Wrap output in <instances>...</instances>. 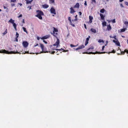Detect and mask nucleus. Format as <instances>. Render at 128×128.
<instances>
[{
  "instance_id": "obj_8",
  "label": "nucleus",
  "mask_w": 128,
  "mask_h": 128,
  "mask_svg": "<svg viewBox=\"0 0 128 128\" xmlns=\"http://www.w3.org/2000/svg\"><path fill=\"white\" fill-rule=\"evenodd\" d=\"M89 21L88 22V24L91 23L92 22V20L93 19V17L92 16H89Z\"/></svg>"
},
{
  "instance_id": "obj_60",
  "label": "nucleus",
  "mask_w": 128,
  "mask_h": 128,
  "mask_svg": "<svg viewBox=\"0 0 128 128\" xmlns=\"http://www.w3.org/2000/svg\"><path fill=\"white\" fill-rule=\"evenodd\" d=\"M40 37H39V36H37V39L38 40H39L40 39Z\"/></svg>"
},
{
  "instance_id": "obj_3",
  "label": "nucleus",
  "mask_w": 128,
  "mask_h": 128,
  "mask_svg": "<svg viewBox=\"0 0 128 128\" xmlns=\"http://www.w3.org/2000/svg\"><path fill=\"white\" fill-rule=\"evenodd\" d=\"M106 53V52H84L83 53V54H104Z\"/></svg>"
},
{
  "instance_id": "obj_7",
  "label": "nucleus",
  "mask_w": 128,
  "mask_h": 128,
  "mask_svg": "<svg viewBox=\"0 0 128 128\" xmlns=\"http://www.w3.org/2000/svg\"><path fill=\"white\" fill-rule=\"evenodd\" d=\"M50 10L52 14H56V12L55 10L53 8H51L50 9Z\"/></svg>"
},
{
  "instance_id": "obj_35",
  "label": "nucleus",
  "mask_w": 128,
  "mask_h": 128,
  "mask_svg": "<svg viewBox=\"0 0 128 128\" xmlns=\"http://www.w3.org/2000/svg\"><path fill=\"white\" fill-rule=\"evenodd\" d=\"M92 4H93V2H94L95 4L96 3V1L95 0H92Z\"/></svg>"
},
{
  "instance_id": "obj_39",
  "label": "nucleus",
  "mask_w": 128,
  "mask_h": 128,
  "mask_svg": "<svg viewBox=\"0 0 128 128\" xmlns=\"http://www.w3.org/2000/svg\"><path fill=\"white\" fill-rule=\"evenodd\" d=\"M124 24L126 25L128 24V22L125 21L124 22Z\"/></svg>"
},
{
  "instance_id": "obj_62",
  "label": "nucleus",
  "mask_w": 128,
  "mask_h": 128,
  "mask_svg": "<svg viewBox=\"0 0 128 128\" xmlns=\"http://www.w3.org/2000/svg\"><path fill=\"white\" fill-rule=\"evenodd\" d=\"M56 50H59V51H60L61 50V49H56Z\"/></svg>"
},
{
  "instance_id": "obj_23",
  "label": "nucleus",
  "mask_w": 128,
  "mask_h": 128,
  "mask_svg": "<svg viewBox=\"0 0 128 128\" xmlns=\"http://www.w3.org/2000/svg\"><path fill=\"white\" fill-rule=\"evenodd\" d=\"M116 44L118 46H120V42L118 41H117L116 42Z\"/></svg>"
},
{
  "instance_id": "obj_24",
  "label": "nucleus",
  "mask_w": 128,
  "mask_h": 128,
  "mask_svg": "<svg viewBox=\"0 0 128 128\" xmlns=\"http://www.w3.org/2000/svg\"><path fill=\"white\" fill-rule=\"evenodd\" d=\"M105 11V10L104 8H103L100 10V12L102 13H104V12Z\"/></svg>"
},
{
  "instance_id": "obj_45",
  "label": "nucleus",
  "mask_w": 128,
  "mask_h": 128,
  "mask_svg": "<svg viewBox=\"0 0 128 128\" xmlns=\"http://www.w3.org/2000/svg\"><path fill=\"white\" fill-rule=\"evenodd\" d=\"M16 1V0H11L10 2H14Z\"/></svg>"
},
{
  "instance_id": "obj_6",
  "label": "nucleus",
  "mask_w": 128,
  "mask_h": 128,
  "mask_svg": "<svg viewBox=\"0 0 128 128\" xmlns=\"http://www.w3.org/2000/svg\"><path fill=\"white\" fill-rule=\"evenodd\" d=\"M59 40L58 38H57V40L56 42L53 45V46H56V48H57L58 46V45L59 44Z\"/></svg>"
},
{
  "instance_id": "obj_32",
  "label": "nucleus",
  "mask_w": 128,
  "mask_h": 128,
  "mask_svg": "<svg viewBox=\"0 0 128 128\" xmlns=\"http://www.w3.org/2000/svg\"><path fill=\"white\" fill-rule=\"evenodd\" d=\"M50 2L52 3H54V0H49Z\"/></svg>"
},
{
  "instance_id": "obj_13",
  "label": "nucleus",
  "mask_w": 128,
  "mask_h": 128,
  "mask_svg": "<svg viewBox=\"0 0 128 128\" xmlns=\"http://www.w3.org/2000/svg\"><path fill=\"white\" fill-rule=\"evenodd\" d=\"M93 33H96V30L94 28H92L90 30Z\"/></svg>"
},
{
  "instance_id": "obj_50",
  "label": "nucleus",
  "mask_w": 128,
  "mask_h": 128,
  "mask_svg": "<svg viewBox=\"0 0 128 128\" xmlns=\"http://www.w3.org/2000/svg\"><path fill=\"white\" fill-rule=\"evenodd\" d=\"M22 14H20L18 16V18H19L20 17H22Z\"/></svg>"
},
{
  "instance_id": "obj_61",
  "label": "nucleus",
  "mask_w": 128,
  "mask_h": 128,
  "mask_svg": "<svg viewBox=\"0 0 128 128\" xmlns=\"http://www.w3.org/2000/svg\"><path fill=\"white\" fill-rule=\"evenodd\" d=\"M63 52H67L68 51V50H63Z\"/></svg>"
},
{
  "instance_id": "obj_16",
  "label": "nucleus",
  "mask_w": 128,
  "mask_h": 128,
  "mask_svg": "<svg viewBox=\"0 0 128 128\" xmlns=\"http://www.w3.org/2000/svg\"><path fill=\"white\" fill-rule=\"evenodd\" d=\"M107 29L108 30H110L111 29V27L110 24L107 26Z\"/></svg>"
},
{
  "instance_id": "obj_14",
  "label": "nucleus",
  "mask_w": 128,
  "mask_h": 128,
  "mask_svg": "<svg viewBox=\"0 0 128 128\" xmlns=\"http://www.w3.org/2000/svg\"><path fill=\"white\" fill-rule=\"evenodd\" d=\"M41 16H42L36 15V16L39 19L42 20V18Z\"/></svg>"
},
{
  "instance_id": "obj_53",
  "label": "nucleus",
  "mask_w": 128,
  "mask_h": 128,
  "mask_svg": "<svg viewBox=\"0 0 128 128\" xmlns=\"http://www.w3.org/2000/svg\"><path fill=\"white\" fill-rule=\"evenodd\" d=\"M84 27L86 29H87V28H86V25L85 24H84Z\"/></svg>"
},
{
  "instance_id": "obj_21",
  "label": "nucleus",
  "mask_w": 128,
  "mask_h": 128,
  "mask_svg": "<svg viewBox=\"0 0 128 128\" xmlns=\"http://www.w3.org/2000/svg\"><path fill=\"white\" fill-rule=\"evenodd\" d=\"M80 49H82L83 48H84V46L83 45H82L81 46H80L78 47Z\"/></svg>"
},
{
  "instance_id": "obj_2",
  "label": "nucleus",
  "mask_w": 128,
  "mask_h": 128,
  "mask_svg": "<svg viewBox=\"0 0 128 128\" xmlns=\"http://www.w3.org/2000/svg\"><path fill=\"white\" fill-rule=\"evenodd\" d=\"M40 47L42 49V52H41L40 53H46V52H50L47 51H46V48H44V46L42 44H40Z\"/></svg>"
},
{
  "instance_id": "obj_46",
  "label": "nucleus",
  "mask_w": 128,
  "mask_h": 128,
  "mask_svg": "<svg viewBox=\"0 0 128 128\" xmlns=\"http://www.w3.org/2000/svg\"><path fill=\"white\" fill-rule=\"evenodd\" d=\"M13 26L14 27L15 26H16V25L15 23H14L13 24Z\"/></svg>"
},
{
  "instance_id": "obj_27",
  "label": "nucleus",
  "mask_w": 128,
  "mask_h": 128,
  "mask_svg": "<svg viewBox=\"0 0 128 128\" xmlns=\"http://www.w3.org/2000/svg\"><path fill=\"white\" fill-rule=\"evenodd\" d=\"M54 28V32H58V30L56 28H55L54 27H53Z\"/></svg>"
},
{
  "instance_id": "obj_56",
  "label": "nucleus",
  "mask_w": 128,
  "mask_h": 128,
  "mask_svg": "<svg viewBox=\"0 0 128 128\" xmlns=\"http://www.w3.org/2000/svg\"><path fill=\"white\" fill-rule=\"evenodd\" d=\"M31 7L32 6H28V8H29V10H30V9H31Z\"/></svg>"
},
{
  "instance_id": "obj_15",
  "label": "nucleus",
  "mask_w": 128,
  "mask_h": 128,
  "mask_svg": "<svg viewBox=\"0 0 128 128\" xmlns=\"http://www.w3.org/2000/svg\"><path fill=\"white\" fill-rule=\"evenodd\" d=\"M119 50L120 49V52H121V54H120V53H117V54L118 55H119L120 54H124L125 53V52L124 51H121V50L119 48Z\"/></svg>"
},
{
  "instance_id": "obj_30",
  "label": "nucleus",
  "mask_w": 128,
  "mask_h": 128,
  "mask_svg": "<svg viewBox=\"0 0 128 128\" xmlns=\"http://www.w3.org/2000/svg\"><path fill=\"white\" fill-rule=\"evenodd\" d=\"M77 15H76V16H75V18L74 20V21H76L77 20Z\"/></svg>"
},
{
  "instance_id": "obj_9",
  "label": "nucleus",
  "mask_w": 128,
  "mask_h": 128,
  "mask_svg": "<svg viewBox=\"0 0 128 128\" xmlns=\"http://www.w3.org/2000/svg\"><path fill=\"white\" fill-rule=\"evenodd\" d=\"M100 15L101 17V19L102 20H104V16L102 14H100Z\"/></svg>"
},
{
  "instance_id": "obj_31",
  "label": "nucleus",
  "mask_w": 128,
  "mask_h": 128,
  "mask_svg": "<svg viewBox=\"0 0 128 128\" xmlns=\"http://www.w3.org/2000/svg\"><path fill=\"white\" fill-rule=\"evenodd\" d=\"M70 22V24L71 25H72V26L74 27L75 26V25L74 24H72V23L71 21V22Z\"/></svg>"
},
{
  "instance_id": "obj_12",
  "label": "nucleus",
  "mask_w": 128,
  "mask_h": 128,
  "mask_svg": "<svg viewBox=\"0 0 128 128\" xmlns=\"http://www.w3.org/2000/svg\"><path fill=\"white\" fill-rule=\"evenodd\" d=\"M80 6L79 4L78 3H76V4L75 5L74 7V8H78Z\"/></svg>"
},
{
  "instance_id": "obj_48",
  "label": "nucleus",
  "mask_w": 128,
  "mask_h": 128,
  "mask_svg": "<svg viewBox=\"0 0 128 128\" xmlns=\"http://www.w3.org/2000/svg\"><path fill=\"white\" fill-rule=\"evenodd\" d=\"M125 4L126 5L128 6V2H125Z\"/></svg>"
},
{
  "instance_id": "obj_51",
  "label": "nucleus",
  "mask_w": 128,
  "mask_h": 128,
  "mask_svg": "<svg viewBox=\"0 0 128 128\" xmlns=\"http://www.w3.org/2000/svg\"><path fill=\"white\" fill-rule=\"evenodd\" d=\"M18 38H16V37L15 38V41L16 42H18Z\"/></svg>"
},
{
  "instance_id": "obj_57",
  "label": "nucleus",
  "mask_w": 128,
  "mask_h": 128,
  "mask_svg": "<svg viewBox=\"0 0 128 128\" xmlns=\"http://www.w3.org/2000/svg\"><path fill=\"white\" fill-rule=\"evenodd\" d=\"M120 6H121V7H122V8L124 7V6H123L122 4H120Z\"/></svg>"
},
{
  "instance_id": "obj_58",
  "label": "nucleus",
  "mask_w": 128,
  "mask_h": 128,
  "mask_svg": "<svg viewBox=\"0 0 128 128\" xmlns=\"http://www.w3.org/2000/svg\"><path fill=\"white\" fill-rule=\"evenodd\" d=\"M79 13L80 15H81L82 14V13L81 12H79Z\"/></svg>"
},
{
  "instance_id": "obj_37",
  "label": "nucleus",
  "mask_w": 128,
  "mask_h": 128,
  "mask_svg": "<svg viewBox=\"0 0 128 128\" xmlns=\"http://www.w3.org/2000/svg\"><path fill=\"white\" fill-rule=\"evenodd\" d=\"M4 9H7V10H8V11H7V12L9 10H8V9L7 8H6V6H4Z\"/></svg>"
},
{
  "instance_id": "obj_59",
  "label": "nucleus",
  "mask_w": 128,
  "mask_h": 128,
  "mask_svg": "<svg viewBox=\"0 0 128 128\" xmlns=\"http://www.w3.org/2000/svg\"><path fill=\"white\" fill-rule=\"evenodd\" d=\"M116 40V41L115 40H113V42H114V43H116V41H117V40Z\"/></svg>"
},
{
  "instance_id": "obj_38",
  "label": "nucleus",
  "mask_w": 128,
  "mask_h": 128,
  "mask_svg": "<svg viewBox=\"0 0 128 128\" xmlns=\"http://www.w3.org/2000/svg\"><path fill=\"white\" fill-rule=\"evenodd\" d=\"M124 52H127V54H128V50H127V49H125L124 50Z\"/></svg>"
},
{
  "instance_id": "obj_52",
  "label": "nucleus",
  "mask_w": 128,
  "mask_h": 128,
  "mask_svg": "<svg viewBox=\"0 0 128 128\" xmlns=\"http://www.w3.org/2000/svg\"><path fill=\"white\" fill-rule=\"evenodd\" d=\"M84 5L85 6H87V4H86V1H85V2H84Z\"/></svg>"
},
{
  "instance_id": "obj_49",
  "label": "nucleus",
  "mask_w": 128,
  "mask_h": 128,
  "mask_svg": "<svg viewBox=\"0 0 128 128\" xmlns=\"http://www.w3.org/2000/svg\"><path fill=\"white\" fill-rule=\"evenodd\" d=\"M43 42H44L45 44H47V42H46V41L45 40H43Z\"/></svg>"
},
{
  "instance_id": "obj_20",
  "label": "nucleus",
  "mask_w": 128,
  "mask_h": 128,
  "mask_svg": "<svg viewBox=\"0 0 128 128\" xmlns=\"http://www.w3.org/2000/svg\"><path fill=\"white\" fill-rule=\"evenodd\" d=\"M110 38H114L116 40H117V41H118V40L116 38V36H110Z\"/></svg>"
},
{
  "instance_id": "obj_40",
  "label": "nucleus",
  "mask_w": 128,
  "mask_h": 128,
  "mask_svg": "<svg viewBox=\"0 0 128 128\" xmlns=\"http://www.w3.org/2000/svg\"><path fill=\"white\" fill-rule=\"evenodd\" d=\"M88 43V42L86 41L85 43V45L86 46Z\"/></svg>"
},
{
  "instance_id": "obj_64",
  "label": "nucleus",
  "mask_w": 128,
  "mask_h": 128,
  "mask_svg": "<svg viewBox=\"0 0 128 128\" xmlns=\"http://www.w3.org/2000/svg\"><path fill=\"white\" fill-rule=\"evenodd\" d=\"M18 4H19L20 6H22V4L21 3H18Z\"/></svg>"
},
{
  "instance_id": "obj_18",
  "label": "nucleus",
  "mask_w": 128,
  "mask_h": 128,
  "mask_svg": "<svg viewBox=\"0 0 128 128\" xmlns=\"http://www.w3.org/2000/svg\"><path fill=\"white\" fill-rule=\"evenodd\" d=\"M49 37V35H46L43 37V38L44 39H46L48 38Z\"/></svg>"
},
{
  "instance_id": "obj_55",
  "label": "nucleus",
  "mask_w": 128,
  "mask_h": 128,
  "mask_svg": "<svg viewBox=\"0 0 128 128\" xmlns=\"http://www.w3.org/2000/svg\"><path fill=\"white\" fill-rule=\"evenodd\" d=\"M89 38H86V41L88 42V40H89Z\"/></svg>"
},
{
  "instance_id": "obj_34",
  "label": "nucleus",
  "mask_w": 128,
  "mask_h": 128,
  "mask_svg": "<svg viewBox=\"0 0 128 128\" xmlns=\"http://www.w3.org/2000/svg\"><path fill=\"white\" fill-rule=\"evenodd\" d=\"M70 46L72 48L73 47H76L77 46H74L72 44H70Z\"/></svg>"
},
{
  "instance_id": "obj_10",
  "label": "nucleus",
  "mask_w": 128,
  "mask_h": 128,
  "mask_svg": "<svg viewBox=\"0 0 128 128\" xmlns=\"http://www.w3.org/2000/svg\"><path fill=\"white\" fill-rule=\"evenodd\" d=\"M49 6L48 5L46 4H44L42 5V7L44 8H48Z\"/></svg>"
},
{
  "instance_id": "obj_33",
  "label": "nucleus",
  "mask_w": 128,
  "mask_h": 128,
  "mask_svg": "<svg viewBox=\"0 0 128 128\" xmlns=\"http://www.w3.org/2000/svg\"><path fill=\"white\" fill-rule=\"evenodd\" d=\"M94 47L93 46H92L90 48L88 49L87 50H90V49H94Z\"/></svg>"
},
{
  "instance_id": "obj_26",
  "label": "nucleus",
  "mask_w": 128,
  "mask_h": 128,
  "mask_svg": "<svg viewBox=\"0 0 128 128\" xmlns=\"http://www.w3.org/2000/svg\"><path fill=\"white\" fill-rule=\"evenodd\" d=\"M126 28H124L121 29V31H120L121 32H124L126 30Z\"/></svg>"
},
{
  "instance_id": "obj_17",
  "label": "nucleus",
  "mask_w": 128,
  "mask_h": 128,
  "mask_svg": "<svg viewBox=\"0 0 128 128\" xmlns=\"http://www.w3.org/2000/svg\"><path fill=\"white\" fill-rule=\"evenodd\" d=\"M14 20H12V18H11L10 20H9L8 22L13 24L14 23Z\"/></svg>"
},
{
  "instance_id": "obj_4",
  "label": "nucleus",
  "mask_w": 128,
  "mask_h": 128,
  "mask_svg": "<svg viewBox=\"0 0 128 128\" xmlns=\"http://www.w3.org/2000/svg\"><path fill=\"white\" fill-rule=\"evenodd\" d=\"M36 12L37 13V15L42 16L44 14L43 12L40 10H36Z\"/></svg>"
},
{
  "instance_id": "obj_22",
  "label": "nucleus",
  "mask_w": 128,
  "mask_h": 128,
  "mask_svg": "<svg viewBox=\"0 0 128 128\" xmlns=\"http://www.w3.org/2000/svg\"><path fill=\"white\" fill-rule=\"evenodd\" d=\"M25 0L26 1V4H31V3L30 0Z\"/></svg>"
},
{
  "instance_id": "obj_63",
  "label": "nucleus",
  "mask_w": 128,
  "mask_h": 128,
  "mask_svg": "<svg viewBox=\"0 0 128 128\" xmlns=\"http://www.w3.org/2000/svg\"><path fill=\"white\" fill-rule=\"evenodd\" d=\"M55 52V51H53L52 53L51 54H54Z\"/></svg>"
},
{
  "instance_id": "obj_41",
  "label": "nucleus",
  "mask_w": 128,
  "mask_h": 128,
  "mask_svg": "<svg viewBox=\"0 0 128 128\" xmlns=\"http://www.w3.org/2000/svg\"><path fill=\"white\" fill-rule=\"evenodd\" d=\"M112 22L113 23H115L116 22V20L115 19H114L112 20Z\"/></svg>"
},
{
  "instance_id": "obj_25",
  "label": "nucleus",
  "mask_w": 128,
  "mask_h": 128,
  "mask_svg": "<svg viewBox=\"0 0 128 128\" xmlns=\"http://www.w3.org/2000/svg\"><path fill=\"white\" fill-rule=\"evenodd\" d=\"M22 29L24 31L26 32L27 34L28 33V32L26 30V28L24 27H22Z\"/></svg>"
},
{
  "instance_id": "obj_19",
  "label": "nucleus",
  "mask_w": 128,
  "mask_h": 128,
  "mask_svg": "<svg viewBox=\"0 0 128 128\" xmlns=\"http://www.w3.org/2000/svg\"><path fill=\"white\" fill-rule=\"evenodd\" d=\"M102 25L103 26H106V22L105 21H104L102 22Z\"/></svg>"
},
{
  "instance_id": "obj_54",
  "label": "nucleus",
  "mask_w": 128,
  "mask_h": 128,
  "mask_svg": "<svg viewBox=\"0 0 128 128\" xmlns=\"http://www.w3.org/2000/svg\"><path fill=\"white\" fill-rule=\"evenodd\" d=\"M25 53H28V54L29 53V52H26V51L25 52V53H24V52H22V54H25Z\"/></svg>"
},
{
  "instance_id": "obj_43",
  "label": "nucleus",
  "mask_w": 128,
  "mask_h": 128,
  "mask_svg": "<svg viewBox=\"0 0 128 128\" xmlns=\"http://www.w3.org/2000/svg\"><path fill=\"white\" fill-rule=\"evenodd\" d=\"M104 48H105V46H102V51H103L104 50Z\"/></svg>"
},
{
  "instance_id": "obj_42",
  "label": "nucleus",
  "mask_w": 128,
  "mask_h": 128,
  "mask_svg": "<svg viewBox=\"0 0 128 128\" xmlns=\"http://www.w3.org/2000/svg\"><path fill=\"white\" fill-rule=\"evenodd\" d=\"M11 5L12 7H13V6H15V4H14L11 3Z\"/></svg>"
},
{
  "instance_id": "obj_36",
  "label": "nucleus",
  "mask_w": 128,
  "mask_h": 128,
  "mask_svg": "<svg viewBox=\"0 0 128 128\" xmlns=\"http://www.w3.org/2000/svg\"><path fill=\"white\" fill-rule=\"evenodd\" d=\"M19 34L17 32H16V38H18L19 36Z\"/></svg>"
},
{
  "instance_id": "obj_11",
  "label": "nucleus",
  "mask_w": 128,
  "mask_h": 128,
  "mask_svg": "<svg viewBox=\"0 0 128 128\" xmlns=\"http://www.w3.org/2000/svg\"><path fill=\"white\" fill-rule=\"evenodd\" d=\"M70 9L71 10V11L70 12V13L72 14L75 12V11L71 7Z\"/></svg>"
},
{
  "instance_id": "obj_5",
  "label": "nucleus",
  "mask_w": 128,
  "mask_h": 128,
  "mask_svg": "<svg viewBox=\"0 0 128 128\" xmlns=\"http://www.w3.org/2000/svg\"><path fill=\"white\" fill-rule=\"evenodd\" d=\"M22 45L25 48L27 47L28 45V44L26 41H24L22 42Z\"/></svg>"
},
{
  "instance_id": "obj_1",
  "label": "nucleus",
  "mask_w": 128,
  "mask_h": 128,
  "mask_svg": "<svg viewBox=\"0 0 128 128\" xmlns=\"http://www.w3.org/2000/svg\"><path fill=\"white\" fill-rule=\"evenodd\" d=\"M0 53H4L8 54H20L21 53L20 52H18L16 51H16H11L8 52L7 50H0Z\"/></svg>"
},
{
  "instance_id": "obj_29",
  "label": "nucleus",
  "mask_w": 128,
  "mask_h": 128,
  "mask_svg": "<svg viewBox=\"0 0 128 128\" xmlns=\"http://www.w3.org/2000/svg\"><path fill=\"white\" fill-rule=\"evenodd\" d=\"M6 30L7 29H6V30L4 32L2 33L3 36L5 35L7 33V32Z\"/></svg>"
},
{
  "instance_id": "obj_28",
  "label": "nucleus",
  "mask_w": 128,
  "mask_h": 128,
  "mask_svg": "<svg viewBox=\"0 0 128 128\" xmlns=\"http://www.w3.org/2000/svg\"><path fill=\"white\" fill-rule=\"evenodd\" d=\"M98 42L99 43H101V42L103 43L104 42L103 40H99L98 41Z\"/></svg>"
},
{
  "instance_id": "obj_44",
  "label": "nucleus",
  "mask_w": 128,
  "mask_h": 128,
  "mask_svg": "<svg viewBox=\"0 0 128 128\" xmlns=\"http://www.w3.org/2000/svg\"><path fill=\"white\" fill-rule=\"evenodd\" d=\"M68 19L70 22H71V18L70 17H69L68 18Z\"/></svg>"
},
{
  "instance_id": "obj_47",
  "label": "nucleus",
  "mask_w": 128,
  "mask_h": 128,
  "mask_svg": "<svg viewBox=\"0 0 128 128\" xmlns=\"http://www.w3.org/2000/svg\"><path fill=\"white\" fill-rule=\"evenodd\" d=\"M116 52V51L114 50H113L112 51V52H112V53H115Z\"/></svg>"
}]
</instances>
